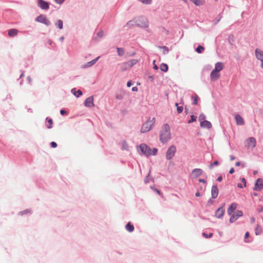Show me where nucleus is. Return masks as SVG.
I'll list each match as a JSON object with an SVG mask.
<instances>
[{"mask_svg": "<svg viewBox=\"0 0 263 263\" xmlns=\"http://www.w3.org/2000/svg\"><path fill=\"white\" fill-rule=\"evenodd\" d=\"M38 5L42 9L46 10L49 8L48 3L43 0H38Z\"/></svg>", "mask_w": 263, "mask_h": 263, "instance_id": "nucleus-12", "label": "nucleus"}, {"mask_svg": "<svg viewBox=\"0 0 263 263\" xmlns=\"http://www.w3.org/2000/svg\"><path fill=\"white\" fill-rule=\"evenodd\" d=\"M254 220H255L254 218H252V222H254Z\"/></svg>", "mask_w": 263, "mask_h": 263, "instance_id": "nucleus-59", "label": "nucleus"}, {"mask_svg": "<svg viewBox=\"0 0 263 263\" xmlns=\"http://www.w3.org/2000/svg\"><path fill=\"white\" fill-rule=\"evenodd\" d=\"M204 48L203 47H202V46L201 45H199L198 46L197 48L196 49V51L198 52V53H201L203 50H204Z\"/></svg>", "mask_w": 263, "mask_h": 263, "instance_id": "nucleus-30", "label": "nucleus"}, {"mask_svg": "<svg viewBox=\"0 0 263 263\" xmlns=\"http://www.w3.org/2000/svg\"><path fill=\"white\" fill-rule=\"evenodd\" d=\"M263 189V180L262 179H258L255 183L254 188V190L260 191Z\"/></svg>", "mask_w": 263, "mask_h": 263, "instance_id": "nucleus-10", "label": "nucleus"}, {"mask_svg": "<svg viewBox=\"0 0 263 263\" xmlns=\"http://www.w3.org/2000/svg\"><path fill=\"white\" fill-rule=\"evenodd\" d=\"M237 186H238V187H239V188H243V187H245V186H243V185H242V184H241V183H238V184H237Z\"/></svg>", "mask_w": 263, "mask_h": 263, "instance_id": "nucleus-53", "label": "nucleus"}, {"mask_svg": "<svg viewBox=\"0 0 263 263\" xmlns=\"http://www.w3.org/2000/svg\"><path fill=\"white\" fill-rule=\"evenodd\" d=\"M131 68L132 67H130V65L128 61H127V62H125V63L122 64L121 68V70L122 71H125V70H127L128 69H129Z\"/></svg>", "mask_w": 263, "mask_h": 263, "instance_id": "nucleus-21", "label": "nucleus"}, {"mask_svg": "<svg viewBox=\"0 0 263 263\" xmlns=\"http://www.w3.org/2000/svg\"><path fill=\"white\" fill-rule=\"evenodd\" d=\"M84 105L86 107H91L94 106L93 104V97H90L87 98L84 102Z\"/></svg>", "mask_w": 263, "mask_h": 263, "instance_id": "nucleus-11", "label": "nucleus"}, {"mask_svg": "<svg viewBox=\"0 0 263 263\" xmlns=\"http://www.w3.org/2000/svg\"><path fill=\"white\" fill-rule=\"evenodd\" d=\"M128 62L130 65V67H132L134 65H135L138 62V60L137 59H132L128 61Z\"/></svg>", "mask_w": 263, "mask_h": 263, "instance_id": "nucleus-27", "label": "nucleus"}, {"mask_svg": "<svg viewBox=\"0 0 263 263\" xmlns=\"http://www.w3.org/2000/svg\"><path fill=\"white\" fill-rule=\"evenodd\" d=\"M56 25L60 29H62L63 28V22L62 20H59L58 21H57V23L56 24Z\"/></svg>", "mask_w": 263, "mask_h": 263, "instance_id": "nucleus-31", "label": "nucleus"}, {"mask_svg": "<svg viewBox=\"0 0 263 263\" xmlns=\"http://www.w3.org/2000/svg\"><path fill=\"white\" fill-rule=\"evenodd\" d=\"M18 30L16 29H11L8 31V35L10 37H13L18 33Z\"/></svg>", "mask_w": 263, "mask_h": 263, "instance_id": "nucleus-22", "label": "nucleus"}, {"mask_svg": "<svg viewBox=\"0 0 263 263\" xmlns=\"http://www.w3.org/2000/svg\"><path fill=\"white\" fill-rule=\"evenodd\" d=\"M220 74L218 72L214 70L211 73V79L212 81H216L219 78Z\"/></svg>", "mask_w": 263, "mask_h": 263, "instance_id": "nucleus-15", "label": "nucleus"}, {"mask_svg": "<svg viewBox=\"0 0 263 263\" xmlns=\"http://www.w3.org/2000/svg\"><path fill=\"white\" fill-rule=\"evenodd\" d=\"M141 2L143 4H150L151 3L152 0H141Z\"/></svg>", "mask_w": 263, "mask_h": 263, "instance_id": "nucleus-40", "label": "nucleus"}, {"mask_svg": "<svg viewBox=\"0 0 263 263\" xmlns=\"http://www.w3.org/2000/svg\"><path fill=\"white\" fill-rule=\"evenodd\" d=\"M253 195L255 196H257V194L255 193L253 194Z\"/></svg>", "mask_w": 263, "mask_h": 263, "instance_id": "nucleus-60", "label": "nucleus"}, {"mask_svg": "<svg viewBox=\"0 0 263 263\" xmlns=\"http://www.w3.org/2000/svg\"><path fill=\"white\" fill-rule=\"evenodd\" d=\"M99 58L100 57H98L96 58V59H95L94 60L88 62L86 64V67H90L92 65H93V64H95L97 62V61L98 60Z\"/></svg>", "mask_w": 263, "mask_h": 263, "instance_id": "nucleus-24", "label": "nucleus"}, {"mask_svg": "<svg viewBox=\"0 0 263 263\" xmlns=\"http://www.w3.org/2000/svg\"><path fill=\"white\" fill-rule=\"evenodd\" d=\"M256 144V140L253 137H250L247 140V147L248 148H254Z\"/></svg>", "mask_w": 263, "mask_h": 263, "instance_id": "nucleus-8", "label": "nucleus"}, {"mask_svg": "<svg viewBox=\"0 0 263 263\" xmlns=\"http://www.w3.org/2000/svg\"><path fill=\"white\" fill-rule=\"evenodd\" d=\"M64 1V0H55V2L60 4L63 3Z\"/></svg>", "mask_w": 263, "mask_h": 263, "instance_id": "nucleus-47", "label": "nucleus"}, {"mask_svg": "<svg viewBox=\"0 0 263 263\" xmlns=\"http://www.w3.org/2000/svg\"><path fill=\"white\" fill-rule=\"evenodd\" d=\"M50 145L53 148H55L57 146V144L55 142H51Z\"/></svg>", "mask_w": 263, "mask_h": 263, "instance_id": "nucleus-43", "label": "nucleus"}, {"mask_svg": "<svg viewBox=\"0 0 263 263\" xmlns=\"http://www.w3.org/2000/svg\"><path fill=\"white\" fill-rule=\"evenodd\" d=\"M131 85H132V82H131V81H128V82H127V87H130V86H131Z\"/></svg>", "mask_w": 263, "mask_h": 263, "instance_id": "nucleus-54", "label": "nucleus"}, {"mask_svg": "<svg viewBox=\"0 0 263 263\" xmlns=\"http://www.w3.org/2000/svg\"><path fill=\"white\" fill-rule=\"evenodd\" d=\"M60 39L63 41L64 40V37H61Z\"/></svg>", "mask_w": 263, "mask_h": 263, "instance_id": "nucleus-63", "label": "nucleus"}, {"mask_svg": "<svg viewBox=\"0 0 263 263\" xmlns=\"http://www.w3.org/2000/svg\"><path fill=\"white\" fill-rule=\"evenodd\" d=\"M126 229L129 232H132L134 230V227L130 222H128L125 226Z\"/></svg>", "mask_w": 263, "mask_h": 263, "instance_id": "nucleus-23", "label": "nucleus"}, {"mask_svg": "<svg viewBox=\"0 0 263 263\" xmlns=\"http://www.w3.org/2000/svg\"><path fill=\"white\" fill-rule=\"evenodd\" d=\"M73 93L75 96H77V97H78L82 95V92L80 90H78L77 91L73 92Z\"/></svg>", "mask_w": 263, "mask_h": 263, "instance_id": "nucleus-37", "label": "nucleus"}, {"mask_svg": "<svg viewBox=\"0 0 263 263\" xmlns=\"http://www.w3.org/2000/svg\"><path fill=\"white\" fill-rule=\"evenodd\" d=\"M262 68H263V62H261V65Z\"/></svg>", "mask_w": 263, "mask_h": 263, "instance_id": "nucleus-62", "label": "nucleus"}, {"mask_svg": "<svg viewBox=\"0 0 263 263\" xmlns=\"http://www.w3.org/2000/svg\"><path fill=\"white\" fill-rule=\"evenodd\" d=\"M261 233V228L260 226L257 225L255 229V234L256 235H259Z\"/></svg>", "mask_w": 263, "mask_h": 263, "instance_id": "nucleus-28", "label": "nucleus"}, {"mask_svg": "<svg viewBox=\"0 0 263 263\" xmlns=\"http://www.w3.org/2000/svg\"><path fill=\"white\" fill-rule=\"evenodd\" d=\"M156 122L155 117L149 118L148 120L142 125L141 128V132L145 133L149 132L154 125Z\"/></svg>", "mask_w": 263, "mask_h": 263, "instance_id": "nucleus-3", "label": "nucleus"}, {"mask_svg": "<svg viewBox=\"0 0 263 263\" xmlns=\"http://www.w3.org/2000/svg\"><path fill=\"white\" fill-rule=\"evenodd\" d=\"M151 189H153L156 193H157L158 195H159L160 196H161L162 194L161 193V192H160V191H159L158 189H155V188H154L153 187H151Z\"/></svg>", "mask_w": 263, "mask_h": 263, "instance_id": "nucleus-41", "label": "nucleus"}, {"mask_svg": "<svg viewBox=\"0 0 263 263\" xmlns=\"http://www.w3.org/2000/svg\"><path fill=\"white\" fill-rule=\"evenodd\" d=\"M28 80H29V81H31V79H30V78L29 77H28Z\"/></svg>", "mask_w": 263, "mask_h": 263, "instance_id": "nucleus-64", "label": "nucleus"}, {"mask_svg": "<svg viewBox=\"0 0 263 263\" xmlns=\"http://www.w3.org/2000/svg\"><path fill=\"white\" fill-rule=\"evenodd\" d=\"M255 55L258 60H260L261 62H263V51L257 48L255 50Z\"/></svg>", "mask_w": 263, "mask_h": 263, "instance_id": "nucleus-13", "label": "nucleus"}, {"mask_svg": "<svg viewBox=\"0 0 263 263\" xmlns=\"http://www.w3.org/2000/svg\"><path fill=\"white\" fill-rule=\"evenodd\" d=\"M162 49H163L164 53H167L168 52V49L166 47L163 46Z\"/></svg>", "mask_w": 263, "mask_h": 263, "instance_id": "nucleus-42", "label": "nucleus"}, {"mask_svg": "<svg viewBox=\"0 0 263 263\" xmlns=\"http://www.w3.org/2000/svg\"><path fill=\"white\" fill-rule=\"evenodd\" d=\"M171 138L170 127L168 124H164L160 134V140L161 142L166 143Z\"/></svg>", "mask_w": 263, "mask_h": 263, "instance_id": "nucleus-1", "label": "nucleus"}, {"mask_svg": "<svg viewBox=\"0 0 263 263\" xmlns=\"http://www.w3.org/2000/svg\"><path fill=\"white\" fill-rule=\"evenodd\" d=\"M156 60L153 61V65H154V69L155 70H157L158 69V67L157 66V65L155 64Z\"/></svg>", "mask_w": 263, "mask_h": 263, "instance_id": "nucleus-44", "label": "nucleus"}, {"mask_svg": "<svg viewBox=\"0 0 263 263\" xmlns=\"http://www.w3.org/2000/svg\"><path fill=\"white\" fill-rule=\"evenodd\" d=\"M250 236V234L248 232H246L245 235V238L247 239Z\"/></svg>", "mask_w": 263, "mask_h": 263, "instance_id": "nucleus-48", "label": "nucleus"}, {"mask_svg": "<svg viewBox=\"0 0 263 263\" xmlns=\"http://www.w3.org/2000/svg\"><path fill=\"white\" fill-rule=\"evenodd\" d=\"M203 235L204 236V237H205L206 238H210L213 236V233H210L209 235H208L206 233H203Z\"/></svg>", "mask_w": 263, "mask_h": 263, "instance_id": "nucleus-39", "label": "nucleus"}, {"mask_svg": "<svg viewBox=\"0 0 263 263\" xmlns=\"http://www.w3.org/2000/svg\"><path fill=\"white\" fill-rule=\"evenodd\" d=\"M237 204L235 203H233L231 204V205L228 209L227 213L229 215H231L232 213L234 212V211L237 208Z\"/></svg>", "mask_w": 263, "mask_h": 263, "instance_id": "nucleus-16", "label": "nucleus"}, {"mask_svg": "<svg viewBox=\"0 0 263 263\" xmlns=\"http://www.w3.org/2000/svg\"><path fill=\"white\" fill-rule=\"evenodd\" d=\"M224 213V210L222 208H220L217 209L215 213V216L218 218H220L222 217Z\"/></svg>", "mask_w": 263, "mask_h": 263, "instance_id": "nucleus-18", "label": "nucleus"}, {"mask_svg": "<svg viewBox=\"0 0 263 263\" xmlns=\"http://www.w3.org/2000/svg\"><path fill=\"white\" fill-rule=\"evenodd\" d=\"M196 197H199L200 196V193L199 192H197L195 194Z\"/></svg>", "mask_w": 263, "mask_h": 263, "instance_id": "nucleus-57", "label": "nucleus"}, {"mask_svg": "<svg viewBox=\"0 0 263 263\" xmlns=\"http://www.w3.org/2000/svg\"><path fill=\"white\" fill-rule=\"evenodd\" d=\"M235 159V157H234V156H231L230 157V160H231V161L234 160Z\"/></svg>", "mask_w": 263, "mask_h": 263, "instance_id": "nucleus-55", "label": "nucleus"}, {"mask_svg": "<svg viewBox=\"0 0 263 263\" xmlns=\"http://www.w3.org/2000/svg\"><path fill=\"white\" fill-rule=\"evenodd\" d=\"M103 32H102V31H100V32H99L98 33V35L100 37H102V36H103Z\"/></svg>", "mask_w": 263, "mask_h": 263, "instance_id": "nucleus-49", "label": "nucleus"}, {"mask_svg": "<svg viewBox=\"0 0 263 263\" xmlns=\"http://www.w3.org/2000/svg\"><path fill=\"white\" fill-rule=\"evenodd\" d=\"M60 113L62 115H64L67 114V112L65 110L62 109L60 110Z\"/></svg>", "mask_w": 263, "mask_h": 263, "instance_id": "nucleus-46", "label": "nucleus"}, {"mask_svg": "<svg viewBox=\"0 0 263 263\" xmlns=\"http://www.w3.org/2000/svg\"><path fill=\"white\" fill-rule=\"evenodd\" d=\"M203 173V171L200 168H195L192 170L191 173V178L193 179H195L201 176Z\"/></svg>", "mask_w": 263, "mask_h": 263, "instance_id": "nucleus-7", "label": "nucleus"}, {"mask_svg": "<svg viewBox=\"0 0 263 263\" xmlns=\"http://www.w3.org/2000/svg\"><path fill=\"white\" fill-rule=\"evenodd\" d=\"M212 196L213 198H216L218 195V189L215 185H213L212 187Z\"/></svg>", "mask_w": 263, "mask_h": 263, "instance_id": "nucleus-17", "label": "nucleus"}, {"mask_svg": "<svg viewBox=\"0 0 263 263\" xmlns=\"http://www.w3.org/2000/svg\"><path fill=\"white\" fill-rule=\"evenodd\" d=\"M222 177L221 176H219V177H218V178L217 179V180L218 181H219V182L221 181H222Z\"/></svg>", "mask_w": 263, "mask_h": 263, "instance_id": "nucleus-50", "label": "nucleus"}, {"mask_svg": "<svg viewBox=\"0 0 263 263\" xmlns=\"http://www.w3.org/2000/svg\"><path fill=\"white\" fill-rule=\"evenodd\" d=\"M240 165V163L239 162H237L235 163V165L237 166H239Z\"/></svg>", "mask_w": 263, "mask_h": 263, "instance_id": "nucleus-56", "label": "nucleus"}, {"mask_svg": "<svg viewBox=\"0 0 263 263\" xmlns=\"http://www.w3.org/2000/svg\"><path fill=\"white\" fill-rule=\"evenodd\" d=\"M118 53L119 56H122L124 53V50L123 48H117Z\"/></svg>", "mask_w": 263, "mask_h": 263, "instance_id": "nucleus-32", "label": "nucleus"}, {"mask_svg": "<svg viewBox=\"0 0 263 263\" xmlns=\"http://www.w3.org/2000/svg\"><path fill=\"white\" fill-rule=\"evenodd\" d=\"M160 68L161 71L166 72L168 70V66L166 64L162 63L160 65Z\"/></svg>", "mask_w": 263, "mask_h": 263, "instance_id": "nucleus-25", "label": "nucleus"}, {"mask_svg": "<svg viewBox=\"0 0 263 263\" xmlns=\"http://www.w3.org/2000/svg\"><path fill=\"white\" fill-rule=\"evenodd\" d=\"M192 98L194 100L193 104L195 105L197 104L198 99H199L198 96L196 95L192 97Z\"/></svg>", "mask_w": 263, "mask_h": 263, "instance_id": "nucleus-33", "label": "nucleus"}, {"mask_svg": "<svg viewBox=\"0 0 263 263\" xmlns=\"http://www.w3.org/2000/svg\"><path fill=\"white\" fill-rule=\"evenodd\" d=\"M135 25L141 27H147L148 22L147 18L145 17L140 16L135 18Z\"/></svg>", "mask_w": 263, "mask_h": 263, "instance_id": "nucleus-4", "label": "nucleus"}, {"mask_svg": "<svg viewBox=\"0 0 263 263\" xmlns=\"http://www.w3.org/2000/svg\"><path fill=\"white\" fill-rule=\"evenodd\" d=\"M242 216V212L241 211H237L235 214H233L230 218V222L231 223L234 222L237 218Z\"/></svg>", "mask_w": 263, "mask_h": 263, "instance_id": "nucleus-9", "label": "nucleus"}, {"mask_svg": "<svg viewBox=\"0 0 263 263\" xmlns=\"http://www.w3.org/2000/svg\"><path fill=\"white\" fill-rule=\"evenodd\" d=\"M176 152V147L175 145L170 146L166 152V158L170 160L175 156Z\"/></svg>", "mask_w": 263, "mask_h": 263, "instance_id": "nucleus-5", "label": "nucleus"}, {"mask_svg": "<svg viewBox=\"0 0 263 263\" xmlns=\"http://www.w3.org/2000/svg\"><path fill=\"white\" fill-rule=\"evenodd\" d=\"M219 164V162L217 160L215 161L213 163H211L210 165V168L212 169L214 165H218Z\"/></svg>", "mask_w": 263, "mask_h": 263, "instance_id": "nucleus-38", "label": "nucleus"}, {"mask_svg": "<svg viewBox=\"0 0 263 263\" xmlns=\"http://www.w3.org/2000/svg\"><path fill=\"white\" fill-rule=\"evenodd\" d=\"M35 21L43 23L46 26H48L50 24V22L47 19V18L44 15L41 14L35 18Z\"/></svg>", "mask_w": 263, "mask_h": 263, "instance_id": "nucleus-6", "label": "nucleus"}, {"mask_svg": "<svg viewBox=\"0 0 263 263\" xmlns=\"http://www.w3.org/2000/svg\"><path fill=\"white\" fill-rule=\"evenodd\" d=\"M199 181L200 182H202L203 183H206V181L203 179H199Z\"/></svg>", "mask_w": 263, "mask_h": 263, "instance_id": "nucleus-52", "label": "nucleus"}, {"mask_svg": "<svg viewBox=\"0 0 263 263\" xmlns=\"http://www.w3.org/2000/svg\"><path fill=\"white\" fill-rule=\"evenodd\" d=\"M200 126L202 128H207V129H210L212 125L210 122L209 121L205 120L202 121L201 123H200Z\"/></svg>", "mask_w": 263, "mask_h": 263, "instance_id": "nucleus-14", "label": "nucleus"}, {"mask_svg": "<svg viewBox=\"0 0 263 263\" xmlns=\"http://www.w3.org/2000/svg\"><path fill=\"white\" fill-rule=\"evenodd\" d=\"M132 90L133 91H137V88L136 87H133Z\"/></svg>", "mask_w": 263, "mask_h": 263, "instance_id": "nucleus-58", "label": "nucleus"}, {"mask_svg": "<svg viewBox=\"0 0 263 263\" xmlns=\"http://www.w3.org/2000/svg\"><path fill=\"white\" fill-rule=\"evenodd\" d=\"M241 182L243 183V186H246V180L245 178H242L241 179Z\"/></svg>", "mask_w": 263, "mask_h": 263, "instance_id": "nucleus-45", "label": "nucleus"}, {"mask_svg": "<svg viewBox=\"0 0 263 263\" xmlns=\"http://www.w3.org/2000/svg\"><path fill=\"white\" fill-rule=\"evenodd\" d=\"M139 147L141 151V155H144L147 157L151 155L155 156L157 154L158 149L156 148L152 149L145 143L141 144Z\"/></svg>", "mask_w": 263, "mask_h": 263, "instance_id": "nucleus-2", "label": "nucleus"}, {"mask_svg": "<svg viewBox=\"0 0 263 263\" xmlns=\"http://www.w3.org/2000/svg\"><path fill=\"white\" fill-rule=\"evenodd\" d=\"M234 171H234V168H233V167H232V168H231L230 169V170L229 171V173H230V174H233V173L234 172Z\"/></svg>", "mask_w": 263, "mask_h": 263, "instance_id": "nucleus-51", "label": "nucleus"}, {"mask_svg": "<svg viewBox=\"0 0 263 263\" xmlns=\"http://www.w3.org/2000/svg\"><path fill=\"white\" fill-rule=\"evenodd\" d=\"M197 117L194 115H192L191 116V119L188 121V123H191L193 122L196 121Z\"/></svg>", "mask_w": 263, "mask_h": 263, "instance_id": "nucleus-36", "label": "nucleus"}, {"mask_svg": "<svg viewBox=\"0 0 263 263\" xmlns=\"http://www.w3.org/2000/svg\"><path fill=\"white\" fill-rule=\"evenodd\" d=\"M134 25H135V19L129 21L126 24V26H128V27H130L132 26H133Z\"/></svg>", "mask_w": 263, "mask_h": 263, "instance_id": "nucleus-29", "label": "nucleus"}, {"mask_svg": "<svg viewBox=\"0 0 263 263\" xmlns=\"http://www.w3.org/2000/svg\"><path fill=\"white\" fill-rule=\"evenodd\" d=\"M257 173V172L256 171L254 172V174L255 175Z\"/></svg>", "mask_w": 263, "mask_h": 263, "instance_id": "nucleus-61", "label": "nucleus"}, {"mask_svg": "<svg viewBox=\"0 0 263 263\" xmlns=\"http://www.w3.org/2000/svg\"><path fill=\"white\" fill-rule=\"evenodd\" d=\"M235 118L237 125H242L245 124L243 118L239 115H235Z\"/></svg>", "mask_w": 263, "mask_h": 263, "instance_id": "nucleus-19", "label": "nucleus"}, {"mask_svg": "<svg viewBox=\"0 0 263 263\" xmlns=\"http://www.w3.org/2000/svg\"><path fill=\"white\" fill-rule=\"evenodd\" d=\"M46 120H47V128H51L52 124H53L52 120L51 119L47 118Z\"/></svg>", "mask_w": 263, "mask_h": 263, "instance_id": "nucleus-26", "label": "nucleus"}, {"mask_svg": "<svg viewBox=\"0 0 263 263\" xmlns=\"http://www.w3.org/2000/svg\"><path fill=\"white\" fill-rule=\"evenodd\" d=\"M223 67V63L221 62H218L215 64V68L213 70L219 72L222 70Z\"/></svg>", "mask_w": 263, "mask_h": 263, "instance_id": "nucleus-20", "label": "nucleus"}, {"mask_svg": "<svg viewBox=\"0 0 263 263\" xmlns=\"http://www.w3.org/2000/svg\"><path fill=\"white\" fill-rule=\"evenodd\" d=\"M205 116L204 114H201L199 116V121L200 122V123L202 122V121H205Z\"/></svg>", "mask_w": 263, "mask_h": 263, "instance_id": "nucleus-35", "label": "nucleus"}, {"mask_svg": "<svg viewBox=\"0 0 263 263\" xmlns=\"http://www.w3.org/2000/svg\"><path fill=\"white\" fill-rule=\"evenodd\" d=\"M175 105L177 107V110L178 113H179V114L181 113L183 111V107L182 106H178V104L177 103H176L175 104Z\"/></svg>", "mask_w": 263, "mask_h": 263, "instance_id": "nucleus-34", "label": "nucleus"}]
</instances>
